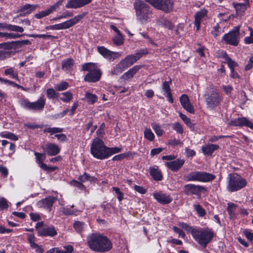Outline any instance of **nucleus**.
Returning a JSON list of instances; mask_svg holds the SVG:
<instances>
[{
  "instance_id": "nucleus-16",
  "label": "nucleus",
  "mask_w": 253,
  "mask_h": 253,
  "mask_svg": "<svg viewBox=\"0 0 253 253\" xmlns=\"http://www.w3.org/2000/svg\"><path fill=\"white\" fill-rule=\"evenodd\" d=\"M92 0H68L65 7L77 9L84 6L91 2Z\"/></svg>"
},
{
  "instance_id": "nucleus-18",
  "label": "nucleus",
  "mask_w": 253,
  "mask_h": 253,
  "mask_svg": "<svg viewBox=\"0 0 253 253\" xmlns=\"http://www.w3.org/2000/svg\"><path fill=\"white\" fill-rule=\"evenodd\" d=\"M31 43L29 40H25L11 42L1 43L0 44V47L4 48L15 49L18 46H21L22 45H28Z\"/></svg>"
},
{
  "instance_id": "nucleus-21",
  "label": "nucleus",
  "mask_w": 253,
  "mask_h": 253,
  "mask_svg": "<svg viewBox=\"0 0 253 253\" xmlns=\"http://www.w3.org/2000/svg\"><path fill=\"white\" fill-rule=\"evenodd\" d=\"M156 8L165 12L169 13L172 9L173 3L171 0H160Z\"/></svg>"
},
{
  "instance_id": "nucleus-40",
  "label": "nucleus",
  "mask_w": 253,
  "mask_h": 253,
  "mask_svg": "<svg viewBox=\"0 0 253 253\" xmlns=\"http://www.w3.org/2000/svg\"><path fill=\"white\" fill-rule=\"evenodd\" d=\"M236 206L232 203H227V211L230 216V218H233L235 217L234 211L236 209Z\"/></svg>"
},
{
  "instance_id": "nucleus-57",
  "label": "nucleus",
  "mask_w": 253,
  "mask_h": 253,
  "mask_svg": "<svg viewBox=\"0 0 253 253\" xmlns=\"http://www.w3.org/2000/svg\"><path fill=\"white\" fill-rule=\"evenodd\" d=\"M29 37H32V38H42L44 39H55L56 38L55 37H54V36L50 35H45V34H39V35L32 34V35H30L29 36Z\"/></svg>"
},
{
  "instance_id": "nucleus-54",
  "label": "nucleus",
  "mask_w": 253,
  "mask_h": 253,
  "mask_svg": "<svg viewBox=\"0 0 253 253\" xmlns=\"http://www.w3.org/2000/svg\"><path fill=\"white\" fill-rule=\"evenodd\" d=\"M194 209L197 211L198 214L200 216H204L206 214L205 210L199 204L194 205Z\"/></svg>"
},
{
  "instance_id": "nucleus-55",
  "label": "nucleus",
  "mask_w": 253,
  "mask_h": 253,
  "mask_svg": "<svg viewBox=\"0 0 253 253\" xmlns=\"http://www.w3.org/2000/svg\"><path fill=\"white\" fill-rule=\"evenodd\" d=\"M171 83V81L169 82H167L165 81L162 84V89L165 92L164 93V95H166L168 93L171 92V89L170 88V84Z\"/></svg>"
},
{
  "instance_id": "nucleus-9",
  "label": "nucleus",
  "mask_w": 253,
  "mask_h": 253,
  "mask_svg": "<svg viewBox=\"0 0 253 253\" xmlns=\"http://www.w3.org/2000/svg\"><path fill=\"white\" fill-rule=\"evenodd\" d=\"M85 16V14L78 15L72 19L66 21L63 23L46 26L47 30H59L69 29L81 20Z\"/></svg>"
},
{
  "instance_id": "nucleus-26",
  "label": "nucleus",
  "mask_w": 253,
  "mask_h": 253,
  "mask_svg": "<svg viewBox=\"0 0 253 253\" xmlns=\"http://www.w3.org/2000/svg\"><path fill=\"white\" fill-rule=\"evenodd\" d=\"M141 66L135 65L124 73L120 78L121 79L128 80L133 78V76L139 70Z\"/></svg>"
},
{
  "instance_id": "nucleus-49",
  "label": "nucleus",
  "mask_w": 253,
  "mask_h": 253,
  "mask_svg": "<svg viewBox=\"0 0 253 253\" xmlns=\"http://www.w3.org/2000/svg\"><path fill=\"white\" fill-rule=\"evenodd\" d=\"M113 42L114 44L117 46L122 45L124 43V38L121 34H117L116 37L113 39Z\"/></svg>"
},
{
  "instance_id": "nucleus-28",
  "label": "nucleus",
  "mask_w": 253,
  "mask_h": 253,
  "mask_svg": "<svg viewBox=\"0 0 253 253\" xmlns=\"http://www.w3.org/2000/svg\"><path fill=\"white\" fill-rule=\"evenodd\" d=\"M46 150L48 155L55 156L59 153L60 149L56 144L50 143L46 145Z\"/></svg>"
},
{
  "instance_id": "nucleus-64",
  "label": "nucleus",
  "mask_w": 253,
  "mask_h": 253,
  "mask_svg": "<svg viewBox=\"0 0 253 253\" xmlns=\"http://www.w3.org/2000/svg\"><path fill=\"white\" fill-rule=\"evenodd\" d=\"M180 118L184 121V122L188 126H192V123L191 120L188 118L186 115L182 114L181 113H179Z\"/></svg>"
},
{
  "instance_id": "nucleus-36",
  "label": "nucleus",
  "mask_w": 253,
  "mask_h": 253,
  "mask_svg": "<svg viewBox=\"0 0 253 253\" xmlns=\"http://www.w3.org/2000/svg\"><path fill=\"white\" fill-rule=\"evenodd\" d=\"M11 48H4L0 47V61L4 60L9 57L12 51H10Z\"/></svg>"
},
{
  "instance_id": "nucleus-12",
  "label": "nucleus",
  "mask_w": 253,
  "mask_h": 253,
  "mask_svg": "<svg viewBox=\"0 0 253 253\" xmlns=\"http://www.w3.org/2000/svg\"><path fill=\"white\" fill-rule=\"evenodd\" d=\"M205 187L193 184H187L184 186L183 192L187 195H199L203 191H205Z\"/></svg>"
},
{
  "instance_id": "nucleus-14",
  "label": "nucleus",
  "mask_w": 253,
  "mask_h": 253,
  "mask_svg": "<svg viewBox=\"0 0 253 253\" xmlns=\"http://www.w3.org/2000/svg\"><path fill=\"white\" fill-rule=\"evenodd\" d=\"M64 0H59L48 8L36 14L35 17L37 19H40L49 15L51 13L56 11L59 6L62 5Z\"/></svg>"
},
{
  "instance_id": "nucleus-6",
  "label": "nucleus",
  "mask_w": 253,
  "mask_h": 253,
  "mask_svg": "<svg viewBox=\"0 0 253 253\" xmlns=\"http://www.w3.org/2000/svg\"><path fill=\"white\" fill-rule=\"evenodd\" d=\"M227 189L229 192H235L246 186L247 182L237 173L229 174L228 176Z\"/></svg>"
},
{
  "instance_id": "nucleus-63",
  "label": "nucleus",
  "mask_w": 253,
  "mask_h": 253,
  "mask_svg": "<svg viewBox=\"0 0 253 253\" xmlns=\"http://www.w3.org/2000/svg\"><path fill=\"white\" fill-rule=\"evenodd\" d=\"M235 8L237 12L242 14L245 10L246 5L245 4L237 3L235 5Z\"/></svg>"
},
{
  "instance_id": "nucleus-19",
  "label": "nucleus",
  "mask_w": 253,
  "mask_h": 253,
  "mask_svg": "<svg viewBox=\"0 0 253 253\" xmlns=\"http://www.w3.org/2000/svg\"><path fill=\"white\" fill-rule=\"evenodd\" d=\"M207 10L203 9L196 12L194 16L195 21L194 25L196 27L197 30H199L200 28V25L202 21L207 19Z\"/></svg>"
},
{
  "instance_id": "nucleus-17",
  "label": "nucleus",
  "mask_w": 253,
  "mask_h": 253,
  "mask_svg": "<svg viewBox=\"0 0 253 253\" xmlns=\"http://www.w3.org/2000/svg\"><path fill=\"white\" fill-rule=\"evenodd\" d=\"M57 198L53 196H48L38 202V206L40 208H43L50 211L53 203L56 201Z\"/></svg>"
},
{
  "instance_id": "nucleus-5",
  "label": "nucleus",
  "mask_w": 253,
  "mask_h": 253,
  "mask_svg": "<svg viewBox=\"0 0 253 253\" xmlns=\"http://www.w3.org/2000/svg\"><path fill=\"white\" fill-rule=\"evenodd\" d=\"M204 94L206 106L210 110H214L219 106L222 100V96L216 89L210 87Z\"/></svg>"
},
{
  "instance_id": "nucleus-42",
  "label": "nucleus",
  "mask_w": 253,
  "mask_h": 253,
  "mask_svg": "<svg viewBox=\"0 0 253 253\" xmlns=\"http://www.w3.org/2000/svg\"><path fill=\"white\" fill-rule=\"evenodd\" d=\"M69 87V84L67 82L62 81L55 84V89L57 91H63L66 90Z\"/></svg>"
},
{
  "instance_id": "nucleus-22",
  "label": "nucleus",
  "mask_w": 253,
  "mask_h": 253,
  "mask_svg": "<svg viewBox=\"0 0 253 253\" xmlns=\"http://www.w3.org/2000/svg\"><path fill=\"white\" fill-rule=\"evenodd\" d=\"M101 76L100 69L88 73L84 77V80L88 82H96L99 80Z\"/></svg>"
},
{
  "instance_id": "nucleus-25",
  "label": "nucleus",
  "mask_w": 253,
  "mask_h": 253,
  "mask_svg": "<svg viewBox=\"0 0 253 253\" xmlns=\"http://www.w3.org/2000/svg\"><path fill=\"white\" fill-rule=\"evenodd\" d=\"M154 198L162 204H168L172 201V198L170 196L166 194L161 193H155L154 194Z\"/></svg>"
},
{
  "instance_id": "nucleus-8",
  "label": "nucleus",
  "mask_w": 253,
  "mask_h": 253,
  "mask_svg": "<svg viewBox=\"0 0 253 253\" xmlns=\"http://www.w3.org/2000/svg\"><path fill=\"white\" fill-rule=\"evenodd\" d=\"M46 99L43 95H41L37 101L30 102L27 99L21 101V106L25 109L34 111L42 112L45 105Z\"/></svg>"
},
{
  "instance_id": "nucleus-45",
  "label": "nucleus",
  "mask_w": 253,
  "mask_h": 253,
  "mask_svg": "<svg viewBox=\"0 0 253 253\" xmlns=\"http://www.w3.org/2000/svg\"><path fill=\"white\" fill-rule=\"evenodd\" d=\"M151 126L157 136H162L164 133V130L161 128V126L159 124L152 123L151 124Z\"/></svg>"
},
{
  "instance_id": "nucleus-32",
  "label": "nucleus",
  "mask_w": 253,
  "mask_h": 253,
  "mask_svg": "<svg viewBox=\"0 0 253 253\" xmlns=\"http://www.w3.org/2000/svg\"><path fill=\"white\" fill-rule=\"evenodd\" d=\"M137 58L135 57L133 54L128 55L124 59L122 60L121 61L125 66L127 68L129 66H131L133 63L137 61Z\"/></svg>"
},
{
  "instance_id": "nucleus-20",
  "label": "nucleus",
  "mask_w": 253,
  "mask_h": 253,
  "mask_svg": "<svg viewBox=\"0 0 253 253\" xmlns=\"http://www.w3.org/2000/svg\"><path fill=\"white\" fill-rule=\"evenodd\" d=\"M184 159H178L176 160L166 163V166L173 172L177 171L184 165Z\"/></svg>"
},
{
  "instance_id": "nucleus-35",
  "label": "nucleus",
  "mask_w": 253,
  "mask_h": 253,
  "mask_svg": "<svg viewBox=\"0 0 253 253\" xmlns=\"http://www.w3.org/2000/svg\"><path fill=\"white\" fill-rule=\"evenodd\" d=\"M223 57L225 59L224 63H227L230 70L234 69V68L237 67L238 64L236 62L232 60L227 54L226 52L223 55Z\"/></svg>"
},
{
  "instance_id": "nucleus-13",
  "label": "nucleus",
  "mask_w": 253,
  "mask_h": 253,
  "mask_svg": "<svg viewBox=\"0 0 253 253\" xmlns=\"http://www.w3.org/2000/svg\"><path fill=\"white\" fill-rule=\"evenodd\" d=\"M228 126L239 127L245 126L253 129V123L244 117L235 118L231 120L228 123Z\"/></svg>"
},
{
  "instance_id": "nucleus-39",
  "label": "nucleus",
  "mask_w": 253,
  "mask_h": 253,
  "mask_svg": "<svg viewBox=\"0 0 253 253\" xmlns=\"http://www.w3.org/2000/svg\"><path fill=\"white\" fill-rule=\"evenodd\" d=\"M85 223L83 222L76 221L74 223L73 227L78 233H82L84 228Z\"/></svg>"
},
{
  "instance_id": "nucleus-29",
  "label": "nucleus",
  "mask_w": 253,
  "mask_h": 253,
  "mask_svg": "<svg viewBox=\"0 0 253 253\" xmlns=\"http://www.w3.org/2000/svg\"><path fill=\"white\" fill-rule=\"evenodd\" d=\"M150 174L153 178L156 181H160L163 178L161 171L158 169L157 166L149 168Z\"/></svg>"
},
{
  "instance_id": "nucleus-44",
  "label": "nucleus",
  "mask_w": 253,
  "mask_h": 253,
  "mask_svg": "<svg viewBox=\"0 0 253 253\" xmlns=\"http://www.w3.org/2000/svg\"><path fill=\"white\" fill-rule=\"evenodd\" d=\"M144 136L146 139L150 141H153L155 138L154 134L151 129L147 127L145 128L144 131Z\"/></svg>"
},
{
  "instance_id": "nucleus-51",
  "label": "nucleus",
  "mask_w": 253,
  "mask_h": 253,
  "mask_svg": "<svg viewBox=\"0 0 253 253\" xmlns=\"http://www.w3.org/2000/svg\"><path fill=\"white\" fill-rule=\"evenodd\" d=\"M178 225L179 227L185 229L187 232H190L192 234V231L196 230V228H194L192 226H190L186 223L184 222H179Z\"/></svg>"
},
{
  "instance_id": "nucleus-31",
  "label": "nucleus",
  "mask_w": 253,
  "mask_h": 253,
  "mask_svg": "<svg viewBox=\"0 0 253 253\" xmlns=\"http://www.w3.org/2000/svg\"><path fill=\"white\" fill-rule=\"evenodd\" d=\"M0 27L3 29L9 31L22 33L24 31V29L22 27L11 24H1Z\"/></svg>"
},
{
  "instance_id": "nucleus-59",
  "label": "nucleus",
  "mask_w": 253,
  "mask_h": 253,
  "mask_svg": "<svg viewBox=\"0 0 253 253\" xmlns=\"http://www.w3.org/2000/svg\"><path fill=\"white\" fill-rule=\"evenodd\" d=\"M172 128L180 134H182L183 132L182 126L179 123H174L172 125Z\"/></svg>"
},
{
  "instance_id": "nucleus-60",
  "label": "nucleus",
  "mask_w": 253,
  "mask_h": 253,
  "mask_svg": "<svg viewBox=\"0 0 253 253\" xmlns=\"http://www.w3.org/2000/svg\"><path fill=\"white\" fill-rule=\"evenodd\" d=\"M213 30L211 31V33L214 37L216 38L221 34V31L220 30V28L219 24H217L216 26L213 27Z\"/></svg>"
},
{
  "instance_id": "nucleus-53",
  "label": "nucleus",
  "mask_w": 253,
  "mask_h": 253,
  "mask_svg": "<svg viewBox=\"0 0 253 253\" xmlns=\"http://www.w3.org/2000/svg\"><path fill=\"white\" fill-rule=\"evenodd\" d=\"M0 136L3 138H6L15 141L18 139V136L11 132L1 133Z\"/></svg>"
},
{
  "instance_id": "nucleus-27",
  "label": "nucleus",
  "mask_w": 253,
  "mask_h": 253,
  "mask_svg": "<svg viewBox=\"0 0 253 253\" xmlns=\"http://www.w3.org/2000/svg\"><path fill=\"white\" fill-rule=\"evenodd\" d=\"M219 146L217 144H208L202 147V150L204 155L211 156L213 153L219 149Z\"/></svg>"
},
{
  "instance_id": "nucleus-11",
  "label": "nucleus",
  "mask_w": 253,
  "mask_h": 253,
  "mask_svg": "<svg viewBox=\"0 0 253 253\" xmlns=\"http://www.w3.org/2000/svg\"><path fill=\"white\" fill-rule=\"evenodd\" d=\"M97 49L101 55L110 61L119 58L122 55L121 53L112 51L103 46H97Z\"/></svg>"
},
{
  "instance_id": "nucleus-37",
  "label": "nucleus",
  "mask_w": 253,
  "mask_h": 253,
  "mask_svg": "<svg viewBox=\"0 0 253 253\" xmlns=\"http://www.w3.org/2000/svg\"><path fill=\"white\" fill-rule=\"evenodd\" d=\"M37 5L26 4L20 7L19 10L21 12H25L28 14L31 13L33 11L35 10Z\"/></svg>"
},
{
  "instance_id": "nucleus-30",
  "label": "nucleus",
  "mask_w": 253,
  "mask_h": 253,
  "mask_svg": "<svg viewBox=\"0 0 253 253\" xmlns=\"http://www.w3.org/2000/svg\"><path fill=\"white\" fill-rule=\"evenodd\" d=\"M74 60L72 58L64 59L62 61V69L65 71H69L73 69Z\"/></svg>"
},
{
  "instance_id": "nucleus-34",
  "label": "nucleus",
  "mask_w": 253,
  "mask_h": 253,
  "mask_svg": "<svg viewBox=\"0 0 253 253\" xmlns=\"http://www.w3.org/2000/svg\"><path fill=\"white\" fill-rule=\"evenodd\" d=\"M82 67L83 71H88V73L99 69L97 67L96 64L92 62L84 63L82 65Z\"/></svg>"
},
{
  "instance_id": "nucleus-7",
  "label": "nucleus",
  "mask_w": 253,
  "mask_h": 253,
  "mask_svg": "<svg viewBox=\"0 0 253 253\" xmlns=\"http://www.w3.org/2000/svg\"><path fill=\"white\" fill-rule=\"evenodd\" d=\"M215 176L210 173L196 171L190 172L184 176V179L186 181H198L207 182L214 180Z\"/></svg>"
},
{
  "instance_id": "nucleus-61",
  "label": "nucleus",
  "mask_w": 253,
  "mask_h": 253,
  "mask_svg": "<svg viewBox=\"0 0 253 253\" xmlns=\"http://www.w3.org/2000/svg\"><path fill=\"white\" fill-rule=\"evenodd\" d=\"M243 233L247 239L253 243V233L248 229H245Z\"/></svg>"
},
{
  "instance_id": "nucleus-15",
  "label": "nucleus",
  "mask_w": 253,
  "mask_h": 253,
  "mask_svg": "<svg viewBox=\"0 0 253 253\" xmlns=\"http://www.w3.org/2000/svg\"><path fill=\"white\" fill-rule=\"evenodd\" d=\"M34 154L36 157L37 163L42 169L47 172H51L57 169V167H49L42 162L45 159V155L44 154L35 152Z\"/></svg>"
},
{
  "instance_id": "nucleus-38",
  "label": "nucleus",
  "mask_w": 253,
  "mask_h": 253,
  "mask_svg": "<svg viewBox=\"0 0 253 253\" xmlns=\"http://www.w3.org/2000/svg\"><path fill=\"white\" fill-rule=\"evenodd\" d=\"M44 133L47 132L50 133V135H52L54 134L58 133H61L63 131V128L60 127H45L43 130Z\"/></svg>"
},
{
  "instance_id": "nucleus-43",
  "label": "nucleus",
  "mask_w": 253,
  "mask_h": 253,
  "mask_svg": "<svg viewBox=\"0 0 253 253\" xmlns=\"http://www.w3.org/2000/svg\"><path fill=\"white\" fill-rule=\"evenodd\" d=\"M4 74L6 76L10 75L12 78L18 80V73L12 67L5 69L4 71Z\"/></svg>"
},
{
  "instance_id": "nucleus-24",
  "label": "nucleus",
  "mask_w": 253,
  "mask_h": 253,
  "mask_svg": "<svg viewBox=\"0 0 253 253\" xmlns=\"http://www.w3.org/2000/svg\"><path fill=\"white\" fill-rule=\"evenodd\" d=\"M57 234V232L53 226L44 227L39 231V236L54 237Z\"/></svg>"
},
{
  "instance_id": "nucleus-50",
  "label": "nucleus",
  "mask_w": 253,
  "mask_h": 253,
  "mask_svg": "<svg viewBox=\"0 0 253 253\" xmlns=\"http://www.w3.org/2000/svg\"><path fill=\"white\" fill-rule=\"evenodd\" d=\"M148 53V50L147 48H142L137 50L133 54L135 57L137 58V60L139 59L143 55H146Z\"/></svg>"
},
{
  "instance_id": "nucleus-1",
  "label": "nucleus",
  "mask_w": 253,
  "mask_h": 253,
  "mask_svg": "<svg viewBox=\"0 0 253 253\" xmlns=\"http://www.w3.org/2000/svg\"><path fill=\"white\" fill-rule=\"evenodd\" d=\"M87 244L89 249L94 252L103 253L112 248V243L106 236L100 233H91L86 237Z\"/></svg>"
},
{
  "instance_id": "nucleus-46",
  "label": "nucleus",
  "mask_w": 253,
  "mask_h": 253,
  "mask_svg": "<svg viewBox=\"0 0 253 253\" xmlns=\"http://www.w3.org/2000/svg\"><path fill=\"white\" fill-rule=\"evenodd\" d=\"M61 94L63 96L61 97L60 99L64 102H69L73 99V94L69 91L63 92Z\"/></svg>"
},
{
  "instance_id": "nucleus-10",
  "label": "nucleus",
  "mask_w": 253,
  "mask_h": 253,
  "mask_svg": "<svg viewBox=\"0 0 253 253\" xmlns=\"http://www.w3.org/2000/svg\"><path fill=\"white\" fill-rule=\"evenodd\" d=\"M222 40L226 44L237 46L239 42V29L236 28L235 30L230 31L225 34L222 37Z\"/></svg>"
},
{
  "instance_id": "nucleus-4",
  "label": "nucleus",
  "mask_w": 253,
  "mask_h": 253,
  "mask_svg": "<svg viewBox=\"0 0 253 253\" xmlns=\"http://www.w3.org/2000/svg\"><path fill=\"white\" fill-rule=\"evenodd\" d=\"M192 236L196 242L204 248L211 242L214 236L212 229L209 228H198L192 231Z\"/></svg>"
},
{
  "instance_id": "nucleus-33",
  "label": "nucleus",
  "mask_w": 253,
  "mask_h": 253,
  "mask_svg": "<svg viewBox=\"0 0 253 253\" xmlns=\"http://www.w3.org/2000/svg\"><path fill=\"white\" fill-rule=\"evenodd\" d=\"M126 68L121 61L118 64H117L110 72L111 76L118 75L122 73Z\"/></svg>"
},
{
  "instance_id": "nucleus-58",
  "label": "nucleus",
  "mask_w": 253,
  "mask_h": 253,
  "mask_svg": "<svg viewBox=\"0 0 253 253\" xmlns=\"http://www.w3.org/2000/svg\"><path fill=\"white\" fill-rule=\"evenodd\" d=\"M8 208V201L4 198H0V210H3Z\"/></svg>"
},
{
  "instance_id": "nucleus-47",
  "label": "nucleus",
  "mask_w": 253,
  "mask_h": 253,
  "mask_svg": "<svg viewBox=\"0 0 253 253\" xmlns=\"http://www.w3.org/2000/svg\"><path fill=\"white\" fill-rule=\"evenodd\" d=\"M46 95L49 99H53L58 96V93H57L53 88H49L46 90Z\"/></svg>"
},
{
  "instance_id": "nucleus-2",
  "label": "nucleus",
  "mask_w": 253,
  "mask_h": 253,
  "mask_svg": "<svg viewBox=\"0 0 253 253\" xmlns=\"http://www.w3.org/2000/svg\"><path fill=\"white\" fill-rule=\"evenodd\" d=\"M121 148L112 147L106 146L103 141L98 137L93 139L90 147V152L92 155L95 158L103 160L108 158L111 155L120 152Z\"/></svg>"
},
{
  "instance_id": "nucleus-3",
  "label": "nucleus",
  "mask_w": 253,
  "mask_h": 253,
  "mask_svg": "<svg viewBox=\"0 0 253 253\" xmlns=\"http://www.w3.org/2000/svg\"><path fill=\"white\" fill-rule=\"evenodd\" d=\"M137 20L142 24L151 21L153 13L150 7L143 1L136 0L133 4Z\"/></svg>"
},
{
  "instance_id": "nucleus-52",
  "label": "nucleus",
  "mask_w": 253,
  "mask_h": 253,
  "mask_svg": "<svg viewBox=\"0 0 253 253\" xmlns=\"http://www.w3.org/2000/svg\"><path fill=\"white\" fill-rule=\"evenodd\" d=\"M21 36L16 33H8L2 32V38H5L6 39H17Z\"/></svg>"
},
{
  "instance_id": "nucleus-56",
  "label": "nucleus",
  "mask_w": 253,
  "mask_h": 253,
  "mask_svg": "<svg viewBox=\"0 0 253 253\" xmlns=\"http://www.w3.org/2000/svg\"><path fill=\"white\" fill-rule=\"evenodd\" d=\"M73 16V13L69 11H66V12L63 13V14L58 17H55L53 20H59L63 18H68Z\"/></svg>"
},
{
  "instance_id": "nucleus-41",
  "label": "nucleus",
  "mask_w": 253,
  "mask_h": 253,
  "mask_svg": "<svg viewBox=\"0 0 253 253\" xmlns=\"http://www.w3.org/2000/svg\"><path fill=\"white\" fill-rule=\"evenodd\" d=\"M78 179L81 182H85L87 181H93L96 178L93 176H90L86 172H84L83 175L79 176Z\"/></svg>"
},
{
  "instance_id": "nucleus-62",
  "label": "nucleus",
  "mask_w": 253,
  "mask_h": 253,
  "mask_svg": "<svg viewBox=\"0 0 253 253\" xmlns=\"http://www.w3.org/2000/svg\"><path fill=\"white\" fill-rule=\"evenodd\" d=\"M112 189L118 195L117 198L119 202H121L124 198V194L120 191V189L116 187H113Z\"/></svg>"
},
{
  "instance_id": "nucleus-23",
  "label": "nucleus",
  "mask_w": 253,
  "mask_h": 253,
  "mask_svg": "<svg viewBox=\"0 0 253 253\" xmlns=\"http://www.w3.org/2000/svg\"><path fill=\"white\" fill-rule=\"evenodd\" d=\"M180 102L182 106L188 112L194 114V109L191 104L188 96L186 94H182L180 97Z\"/></svg>"
},
{
  "instance_id": "nucleus-48",
  "label": "nucleus",
  "mask_w": 253,
  "mask_h": 253,
  "mask_svg": "<svg viewBox=\"0 0 253 253\" xmlns=\"http://www.w3.org/2000/svg\"><path fill=\"white\" fill-rule=\"evenodd\" d=\"M85 97L87 102L92 104H94L97 100V96L89 92H86L85 94Z\"/></svg>"
}]
</instances>
